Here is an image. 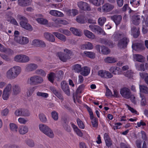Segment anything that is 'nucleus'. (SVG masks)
I'll return each mask as SVG.
<instances>
[{
    "label": "nucleus",
    "instance_id": "nucleus-6",
    "mask_svg": "<svg viewBox=\"0 0 148 148\" xmlns=\"http://www.w3.org/2000/svg\"><path fill=\"white\" fill-rule=\"evenodd\" d=\"M64 51L65 53L60 52L58 53V55L61 60L63 62H66L67 60L71 59V56L72 54L71 51L67 49H64Z\"/></svg>",
    "mask_w": 148,
    "mask_h": 148
},
{
    "label": "nucleus",
    "instance_id": "nucleus-62",
    "mask_svg": "<svg viewBox=\"0 0 148 148\" xmlns=\"http://www.w3.org/2000/svg\"><path fill=\"white\" fill-rule=\"evenodd\" d=\"M10 94H8V92L3 91L2 95V97L4 100H7L9 97V95Z\"/></svg>",
    "mask_w": 148,
    "mask_h": 148
},
{
    "label": "nucleus",
    "instance_id": "nucleus-5",
    "mask_svg": "<svg viewBox=\"0 0 148 148\" xmlns=\"http://www.w3.org/2000/svg\"><path fill=\"white\" fill-rule=\"evenodd\" d=\"M39 129L40 131L51 138H53L54 134L52 130L46 125L40 124L38 125Z\"/></svg>",
    "mask_w": 148,
    "mask_h": 148
},
{
    "label": "nucleus",
    "instance_id": "nucleus-36",
    "mask_svg": "<svg viewBox=\"0 0 148 148\" xmlns=\"http://www.w3.org/2000/svg\"><path fill=\"white\" fill-rule=\"evenodd\" d=\"M133 58L135 60L140 62H142L144 61L143 57L141 55L134 54Z\"/></svg>",
    "mask_w": 148,
    "mask_h": 148
},
{
    "label": "nucleus",
    "instance_id": "nucleus-26",
    "mask_svg": "<svg viewBox=\"0 0 148 148\" xmlns=\"http://www.w3.org/2000/svg\"><path fill=\"white\" fill-rule=\"evenodd\" d=\"M76 20L78 23L81 24L84 23L86 21L85 17L82 15H80L77 16Z\"/></svg>",
    "mask_w": 148,
    "mask_h": 148
},
{
    "label": "nucleus",
    "instance_id": "nucleus-14",
    "mask_svg": "<svg viewBox=\"0 0 148 148\" xmlns=\"http://www.w3.org/2000/svg\"><path fill=\"white\" fill-rule=\"evenodd\" d=\"M38 67L37 64L34 63H30L27 64L25 68V71L27 72L33 71Z\"/></svg>",
    "mask_w": 148,
    "mask_h": 148
},
{
    "label": "nucleus",
    "instance_id": "nucleus-27",
    "mask_svg": "<svg viewBox=\"0 0 148 148\" xmlns=\"http://www.w3.org/2000/svg\"><path fill=\"white\" fill-rule=\"evenodd\" d=\"M142 142V141L140 140H137L136 142V144L137 147L138 148H147V146L146 143L145 141L143 143L142 146H141Z\"/></svg>",
    "mask_w": 148,
    "mask_h": 148
},
{
    "label": "nucleus",
    "instance_id": "nucleus-8",
    "mask_svg": "<svg viewBox=\"0 0 148 148\" xmlns=\"http://www.w3.org/2000/svg\"><path fill=\"white\" fill-rule=\"evenodd\" d=\"M14 40L17 42L22 45L27 44L29 42V39L27 37L21 36L20 37H16L14 38Z\"/></svg>",
    "mask_w": 148,
    "mask_h": 148
},
{
    "label": "nucleus",
    "instance_id": "nucleus-64",
    "mask_svg": "<svg viewBox=\"0 0 148 148\" xmlns=\"http://www.w3.org/2000/svg\"><path fill=\"white\" fill-rule=\"evenodd\" d=\"M91 123L93 127L97 128L98 126V123L96 119H93L91 121Z\"/></svg>",
    "mask_w": 148,
    "mask_h": 148
},
{
    "label": "nucleus",
    "instance_id": "nucleus-54",
    "mask_svg": "<svg viewBox=\"0 0 148 148\" xmlns=\"http://www.w3.org/2000/svg\"><path fill=\"white\" fill-rule=\"evenodd\" d=\"M84 47L86 49H91L93 48V46L90 42H88L84 45Z\"/></svg>",
    "mask_w": 148,
    "mask_h": 148
},
{
    "label": "nucleus",
    "instance_id": "nucleus-42",
    "mask_svg": "<svg viewBox=\"0 0 148 148\" xmlns=\"http://www.w3.org/2000/svg\"><path fill=\"white\" fill-rule=\"evenodd\" d=\"M125 77L129 78H132L133 76V72L131 70H128L123 73Z\"/></svg>",
    "mask_w": 148,
    "mask_h": 148
},
{
    "label": "nucleus",
    "instance_id": "nucleus-51",
    "mask_svg": "<svg viewBox=\"0 0 148 148\" xmlns=\"http://www.w3.org/2000/svg\"><path fill=\"white\" fill-rule=\"evenodd\" d=\"M37 95L39 97H42L43 98H47L49 96V95L46 93L38 92L36 93Z\"/></svg>",
    "mask_w": 148,
    "mask_h": 148
},
{
    "label": "nucleus",
    "instance_id": "nucleus-29",
    "mask_svg": "<svg viewBox=\"0 0 148 148\" xmlns=\"http://www.w3.org/2000/svg\"><path fill=\"white\" fill-rule=\"evenodd\" d=\"M28 128L26 126H21L19 127L18 131L20 134H24L28 132Z\"/></svg>",
    "mask_w": 148,
    "mask_h": 148
},
{
    "label": "nucleus",
    "instance_id": "nucleus-33",
    "mask_svg": "<svg viewBox=\"0 0 148 148\" xmlns=\"http://www.w3.org/2000/svg\"><path fill=\"white\" fill-rule=\"evenodd\" d=\"M140 22V16L139 15H134L133 16V23L135 25H138Z\"/></svg>",
    "mask_w": 148,
    "mask_h": 148
},
{
    "label": "nucleus",
    "instance_id": "nucleus-46",
    "mask_svg": "<svg viewBox=\"0 0 148 148\" xmlns=\"http://www.w3.org/2000/svg\"><path fill=\"white\" fill-rule=\"evenodd\" d=\"M0 51L2 52H5L6 51L9 52L10 54H12L13 53V51L10 49H7L1 44L0 43Z\"/></svg>",
    "mask_w": 148,
    "mask_h": 148
},
{
    "label": "nucleus",
    "instance_id": "nucleus-32",
    "mask_svg": "<svg viewBox=\"0 0 148 148\" xmlns=\"http://www.w3.org/2000/svg\"><path fill=\"white\" fill-rule=\"evenodd\" d=\"M90 72V69L87 66H85L82 68L81 74L84 76H86Z\"/></svg>",
    "mask_w": 148,
    "mask_h": 148
},
{
    "label": "nucleus",
    "instance_id": "nucleus-7",
    "mask_svg": "<svg viewBox=\"0 0 148 148\" xmlns=\"http://www.w3.org/2000/svg\"><path fill=\"white\" fill-rule=\"evenodd\" d=\"M77 5L79 9L82 10L87 11L91 10L90 5L86 2L79 1L77 3Z\"/></svg>",
    "mask_w": 148,
    "mask_h": 148
},
{
    "label": "nucleus",
    "instance_id": "nucleus-10",
    "mask_svg": "<svg viewBox=\"0 0 148 148\" xmlns=\"http://www.w3.org/2000/svg\"><path fill=\"white\" fill-rule=\"evenodd\" d=\"M61 88L68 96L70 95V91L69 88V86L66 82L65 81H62L60 84Z\"/></svg>",
    "mask_w": 148,
    "mask_h": 148
},
{
    "label": "nucleus",
    "instance_id": "nucleus-52",
    "mask_svg": "<svg viewBox=\"0 0 148 148\" xmlns=\"http://www.w3.org/2000/svg\"><path fill=\"white\" fill-rule=\"evenodd\" d=\"M10 128L11 130L14 132H17L18 127L14 123H10Z\"/></svg>",
    "mask_w": 148,
    "mask_h": 148
},
{
    "label": "nucleus",
    "instance_id": "nucleus-44",
    "mask_svg": "<svg viewBox=\"0 0 148 148\" xmlns=\"http://www.w3.org/2000/svg\"><path fill=\"white\" fill-rule=\"evenodd\" d=\"M140 97L141 98L140 103L142 106H144L146 105L147 102L145 97V96L140 94Z\"/></svg>",
    "mask_w": 148,
    "mask_h": 148
},
{
    "label": "nucleus",
    "instance_id": "nucleus-19",
    "mask_svg": "<svg viewBox=\"0 0 148 148\" xmlns=\"http://www.w3.org/2000/svg\"><path fill=\"white\" fill-rule=\"evenodd\" d=\"M32 0H18V4L19 5L22 6H27L31 4Z\"/></svg>",
    "mask_w": 148,
    "mask_h": 148
},
{
    "label": "nucleus",
    "instance_id": "nucleus-61",
    "mask_svg": "<svg viewBox=\"0 0 148 148\" xmlns=\"http://www.w3.org/2000/svg\"><path fill=\"white\" fill-rule=\"evenodd\" d=\"M22 54L16 56L14 58V60L17 62H21Z\"/></svg>",
    "mask_w": 148,
    "mask_h": 148
},
{
    "label": "nucleus",
    "instance_id": "nucleus-47",
    "mask_svg": "<svg viewBox=\"0 0 148 148\" xmlns=\"http://www.w3.org/2000/svg\"><path fill=\"white\" fill-rule=\"evenodd\" d=\"M39 118L40 121L43 123H45L47 121V119L45 115L43 113H40L39 115Z\"/></svg>",
    "mask_w": 148,
    "mask_h": 148
},
{
    "label": "nucleus",
    "instance_id": "nucleus-20",
    "mask_svg": "<svg viewBox=\"0 0 148 148\" xmlns=\"http://www.w3.org/2000/svg\"><path fill=\"white\" fill-rule=\"evenodd\" d=\"M132 48L134 50L136 51L143 50L145 48L143 45L138 43L133 44L132 45Z\"/></svg>",
    "mask_w": 148,
    "mask_h": 148
},
{
    "label": "nucleus",
    "instance_id": "nucleus-12",
    "mask_svg": "<svg viewBox=\"0 0 148 148\" xmlns=\"http://www.w3.org/2000/svg\"><path fill=\"white\" fill-rule=\"evenodd\" d=\"M89 27L92 32L97 31L100 34H103L104 35H106V33L104 31L98 26L91 25L89 26Z\"/></svg>",
    "mask_w": 148,
    "mask_h": 148
},
{
    "label": "nucleus",
    "instance_id": "nucleus-55",
    "mask_svg": "<svg viewBox=\"0 0 148 148\" xmlns=\"http://www.w3.org/2000/svg\"><path fill=\"white\" fill-rule=\"evenodd\" d=\"M12 87L11 84H9L5 88L3 91L8 92V94H10Z\"/></svg>",
    "mask_w": 148,
    "mask_h": 148
},
{
    "label": "nucleus",
    "instance_id": "nucleus-34",
    "mask_svg": "<svg viewBox=\"0 0 148 148\" xmlns=\"http://www.w3.org/2000/svg\"><path fill=\"white\" fill-rule=\"evenodd\" d=\"M66 14L68 16H75L78 14V11L77 10L75 9L69 10L67 11Z\"/></svg>",
    "mask_w": 148,
    "mask_h": 148
},
{
    "label": "nucleus",
    "instance_id": "nucleus-16",
    "mask_svg": "<svg viewBox=\"0 0 148 148\" xmlns=\"http://www.w3.org/2000/svg\"><path fill=\"white\" fill-rule=\"evenodd\" d=\"M45 38L48 41L51 42L55 41V38L53 34L49 32H46L44 33Z\"/></svg>",
    "mask_w": 148,
    "mask_h": 148
},
{
    "label": "nucleus",
    "instance_id": "nucleus-48",
    "mask_svg": "<svg viewBox=\"0 0 148 148\" xmlns=\"http://www.w3.org/2000/svg\"><path fill=\"white\" fill-rule=\"evenodd\" d=\"M35 73L37 75H40L42 76H45L46 73L42 69H38L35 71Z\"/></svg>",
    "mask_w": 148,
    "mask_h": 148
},
{
    "label": "nucleus",
    "instance_id": "nucleus-2",
    "mask_svg": "<svg viewBox=\"0 0 148 148\" xmlns=\"http://www.w3.org/2000/svg\"><path fill=\"white\" fill-rule=\"evenodd\" d=\"M21 69L20 67L16 66L10 69L6 73L7 77L10 79H13L17 77L21 72Z\"/></svg>",
    "mask_w": 148,
    "mask_h": 148
},
{
    "label": "nucleus",
    "instance_id": "nucleus-4",
    "mask_svg": "<svg viewBox=\"0 0 148 148\" xmlns=\"http://www.w3.org/2000/svg\"><path fill=\"white\" fill-rule=\"evenodd\" d=\"M17 18L21 21L20 24L23 28L30 31L33 30L32 26L28 23V20L26 17L22 15L18 14L17 16Z\"/></svg>",
    "mask_w": 148,
    "mask_h": 148
},
{
    "label": "nucleus",
    "instance_id": "nucleus-23",
    "mask_svg": "<svg viewBox=\"0 0 148 148\" xmlns=\"http://www.w3.org/2000/svg\"><path fill=\"white\" fill-rule=\"evenodd\" d=\"M132 34L135 38H137L140 34L139 29L135 27H133L131 28Z\"/></svg>",
    "mask_w": 148,
    "mask_h": 148
},
{
    "label": "nucleus",
    "instance_id": "nucleus-21",
    "mask_svg": "<svg viewBox=\"0 0 148 148\" xmlns=\"http://www.w3.org/2000/svg\"><path fill=\"white\" fill-rule=\"evenodd\" d=\"M49 13L52 15L55 16L62 17L64 14L62 12L55 10H51L49 12Z\"/></svg>",
    "mask_w": 148,
    "mask_h": 148
},
{
    "label": "nucleus",
    "instance_id": "nucleus-59",
    "mask_svg": "<svg viewBox=\"0 0 148 148\" xmlns=\"http://www.w3.org/2000/svg\"><path fill=\"white\" fill-rule=\"evenodd\" d=\"M77 122L78 126L80 128L82 129L84 128V125L80 119L79 118L77 119Z\"/></svg>",
    "mask_w": 148,
    "mask_h": 148
},
{
    "label": "nucleus",
    "instance_id": "nucleus-50",
    "mask_svg": "<svg viewBox=\"0 0 148 148\" xmlns=\"http://www.w3.org/2000/svg\"><path fill=\"white\" fill-rule=\"evenodd\" d=\"M55 77V73L53 72L51 73L48 74V79L52 83L54 82V78Z\"/></svg>",
    "mask_w": 148,
    "mask_h": 148
},
{
    "label": "nucleus",
    "instance_id": "nucleus-3",
    "mask_svg": "<svg viewBox=\"0 0 148 148\" xmlns=\"http://www.w3.org/2000/svg\"><path fill=\"white\" fill-rule=\"evenodd\" d=\"M43 82L42 78L38 75H34L28 78L27 81V84L31 85H36L42 84Z\"/></svg>",
    "mask_w": 148,
    "mask_h": 148
},
{
    "label": "nucleus",
    "instance_id": "nucleus-49",
    "mask_svg": "<svg viewBox=\"0 0 148 148\" xmlns=\"http://www.w3.org/2000/svg\"><path fill=\"white\" fill-rule=\"evenodd\" d=\"M34 87H31L28 88L27 89V97H30L34 92Z\"/></svg>",
    "mask_w": 148,
    "mask_h": 148
},
{
    "label": "nucleus",
    "instance_id": "nucleus-11",
    "mask_svg": "<svg viewBox=\"0 0 148 148\" xmlns=\"http://www.w3.org/2000/svg\"><path fill=\"white\" fill-rule=\"evenodd\" d=\"M99 76L102 78H110L112 77L113 75L109 71L103 70L99 71L98 72Z\"/></svg>",
    "mask_w": 148,
    "mask_h": 148
},
{
    "label": "nucleus",
    "instance_id": "nucleus-38",
    "mask_svg": "<svg viewBox=\"0 0 148 148\" xmlns=\"http://www.w3.org/2000/svg\"><path fill=\"white\" fill-rule=\"evenodd\" d=\"M84 53L86 56L91 59L94 58L95 56V54L93 52L85 51Z\"/></svg>",
    "mask_w": 148,
    "mask_h": 148
},
{
    "label": "nucleus",
    "instance_id": "nucleus-35",
    "mask_svg": "<svg viewBox=\"0 0 148 148\" xmlns=\"http://www.w3.org/2000/svg\"><path fill=\"white\" fill-rule=\"evenodd\" d=\"M84 35L88 38L91 39H93L95 38V36L94 34L87 30H84Z\"/></svg>",
    "mask_w": 148,
    "mask_h": 148
},
{
    "label": "nucleus",
    "instance_id": "nucleus-18",
    "mask_svg": "<svg viewBox=\"0 0 148 148\" xmlns=\"http://www.w3.org/2000/svg\"><path fill=\"white\" fill-rule=\"evenodd\" d=\"M13 90V95H16L19 94L21 92L20 86L18 84L14 85L12 86Z\"/></svg>",
    "mask_w": 148,
    "mask_h": 148
},
{
    "label": "nucleus",
    "instance_id": "nucleus-30",
    "mask_svg": "<svg viewBox=\"0 0 148 148\" xmlns=\"http://www.w3.org/2000/svg\"><path fill=\"white\" fill-rule=\"evenodd\" d=\"M53 34L58 39L62 41L65 42L66 40L65 36L58 32H53Z\"/></svg>",
    "mask_w": 148,
    "mask_h": 148
},
{
    "label": "nucleus",
    "instance_id": "nucleus-58",
    "mask_svg": "<svg viewBox=\"0 0 148 148\" xmlns=\"http://www.w3.org/2000/svg\"><path fill=\"white\" fill-rule=\"evenodd\" d=\"M51 115L52 118L55 121L57 120L58 119V113L55 111L51 112Z\"/></svg>",
    "mask_w": 148,
    "mask_h": 148
},
{
    "label": "nucleus",
    "instance_id": "nucleus-45",
    "mask_svg": "<svg viewBox=\"0 0 148 148\" xmlns=\"http://www.w3.org/2000/svg\"><path fill=\"white\" fill-rule=\"evenodd\" d=\"M101 51L103 54H107L109 53L110 51L108 48H107L103 46H101Z\"/></svg>",
    "mask_w": 148,
    "mask_h": 148
},
{
    "label": "nucleus",
    "instance_id": "nucleus-39",
    "mask_svg": "<svg viewBox=\"0 0 148 148\" xmlns=\"http://www.w3.org/2000/svg\"><path fill=\"white\" fill-rule=\"evenodd\" d=\"M68 122L66 119L64 120L63 125L64 129L67 132H69L71 131L70 127L68 125Z\"/></svg>",
    "mask_w": 148,
    "mask_h": 148
},
{
    "label": "nucleus",
    "instance_id": "nucleus-25",
    "mask_svg": "<svg viewBox=\"0 0 148 148\" xmlns=\"http://www.w3.org/2000/svg\"><path fill=\"white\" fill-rule=\"evenodd\" d=\"M88 1L90 3L97 6L103 4L104 2V0H88Z\"/></svg>",
    "mask_w": 148,
    "mask_h": 148
},
{
    "label": "nucleus",
    "instance_id": "nucleus-41",
    "mask_svg": "<svg viewBox=\"0 0 148 148\" xmlns=\"http://www.w3.org/2000/svg\"><path fill=\"white\" fill-rule=\"evenodd\" d=\"M139 88L140 92L148 94V88L147 86L144 85H140Z\"/></svg>",
    "mask_w": 148,
    "mask_h": 148
},
{
    "label": "nucleus",
    "instance_id": "nucleus-57",
    "mask_svg": "<svg viewBox=\"0 0 148 148\" xmlns=\"http://www.w3.org/2000/svg\"><path fill=\"white\" fill-rule=\"evenodd\" d=\"M21 62L25 63L28 62L29 60V58L27 56L22 54Z\"/></svg>",
    "mask_w": 148,
    "mask_h": 148
},
{
    "label": "nucleus",
    "instance_id": "nucleus-56",
    "mask_svg": "<svg viewBox=\"0 0 148 148\" xmlns=\"http://www.w3.org/2000/svg\"><path fill=\"white\" fill-rule=\"evenodd\" d=\"M25 143L29 147H32L35 146V144L34 141L32 140H27L25 141Z\"/></svg>",
    "mask_w": 148,
    "mask_h": 148
},
{
    "label": "nucleus",
    "instance_id": "nucleus-43",
    "mask_svg": "<svg viewBox=\"0 0 148 148\" xmlns=\"http://www.w3.org/2000/svg\"><path fill=\"white\" fill-rule=\"evenodd\" d=\"M21 116H28L30 115V113L27 109L21 108Z\"/></svg>",
    "mask_w": 148,
    "mask_h": 148
},
{
    "label": "nucleus",
    "instance_id": "nucleus-60",
    "mask_svg": "<svg viewBox=\"0 0 148 148\" xmlns=\"http://www.w3.org/2000/svg\"><path fill=\"white\" fill-rule=\"evenodd\" d=\"M1 57L4 60L6 61L9 62L11 61V59L7 55L3 54H0Z\"/></svg>",
    "mask_w": 148,
    "mask_h": 148
},
{
    "label": "nucleus",
    "instance_id": "nucleus-24",
    "mask_svg": "<svg viewBox=\"0 0 148 148\" xmlns=\"http://www.w3.org/2000/svg\"><path fill=\"white\" fill-rule=\"evenodd\" d=\"M104 62L108 63H114L117 61L116 58L112 57H108L105 58L104 60Z\"/></svg>",
    "mask_w": 148,
    "mask_h": 148
},
{
    "label": "nucleus",
    "instance_id": "nucleus-37",
    "mask_svg": "<svg viewBox=\"0 0 148 148\" xmlns=\"http://www.w3.org/2000/svg\"><path fill=\"white\" fill-rule=\"evenodd\" d=\"M72 69H73L74 71L75 72L79 73L81 72L82 68L80 65L77 64L73 66Z\"/></svg>",
    "mask_w": 148,
    "mask_h": 148
},
{
    "label": "nucleus",
    "instance_id": "nucleus-9",
    "mask_svg": "<svg viewBox=\"0 0 148 148\" xmlns=\"http://www.w3.org/2000/svg\"><path fill=\"white\" fill-rule=\"evenodd\" d=\"M120 93L122 96L126 99H129L131 96V92L130 90L126 87L121 89Z\"/></svg>",
    "mask_w": 148,
    "mask_h": 148
},
{
    "label": "nucleus",
    "instance_id": "nucleus-1",
    "mask_svg": "<svg viewBox=\"0 0 148 148\" xmlns=\"http://www.w3.org/2000/svg\"><path fill=\"white\" fill-rule=\"evenodd\" d=\"M112 38L115 41L120 39L118 42V46L121 49L125 48L129 42L126 34L123 33L115 32L112 36Z\"/></svg>",
    "mask_w": 148,
    "mask_h": 148
},
{
    "label": "nucleus",
    "instance_id": "nucleus-15",
    "mask_svg": "<svg viewBox=\"0 0 148 148\" xmlns=\"http://www.w3.org/2000/svg\"><path fill=\"white\" fill-rule=\"evenodd\" d=\"M111 19L115 23L116 25H119L121 21L122 17L120 15H114L111 16Z\"/></svg>",
    "mask_w": 148,
    "mask_h": 148
},
{
    "label": "nucleus",
    "instance_id": "nucleus-28",
    "mask_svg": "<svg viewBox=\"0 0 148 148\" xmlns=\"http://www.w3.org/2000/svg\"><path fill=\"white\" fill-rule=\"evenodd\" d=\"M70 30L72 32V33L75 35L81 36L82 34V33L81 31L79 29H77V28L71 27L70 28Z\"/></svg>",
    "mask_w": 148,
    "mask_h": 148
},
{
    "label": "nucleus",
    "instance_id": "nucleus-53",
    "mask_svg": "<svg viewBox=\"0 0 148 148\" xmlns=\"http://www.w3.org/2000/svg\"><path fill=\"white\" fill-rule=\"evenodd\" d=\"M106 18L103 17L99 18L98 20V23L100 26H102L106 21Z\"/></svg>",
    "mask_w": 148,
    "mask_h": 148
},
{
    "label": "nucleus",
    "instance_id": "nucleus-22",
    "mask_svg": "<svg viewBox=\"0 0 148 148\" xmlns=\"http://www.w3.org/2000/svg\"><path fill=\"white\" fill-rule=\"evenodd\" d=\"M37 16L39 18H37L36 20L39 23L43 25L46 24L47 23V21L45 19L42 18V15L41 14H38Z\"/></svg>",
    "mask_w": 148,
    "mask_h": 148
},
{
    "label": "nucleus",
    "instance_id": "nucleus-13",
    "mask_svg": "<svg viewBox=\"0 0 148 148\" xmlns=\"http://www.w3.org/2000/svg\"><path fill=\"white\" fill-rule=\"evenodd\" d=\"M32 45L34 46L42 47L46 46V45L44 41L38 39L33 40L32 42Z\"/></svg>",
    "mask_w": 148,
    "mask_h": 148
},
{
    "label": "nucleus",
    "instance_id": "nucleus-40",
    "mask_svg": "<svg viewBox=\"0 0 148 148\" xmlns=\"http://www.w3.org/2000/svg\"><path fill=\"white\" fill-rule=\"evenodd\" d=\"M119 68L116 66H112L109 69L110 71L114 75L118 74L119 73Z\"/></svg>",
    "mask_w": 148,
    "mask_h": 148
},
{
    "label": "nucleus",
    "instance_id": "nucleus-63",
    "mask_svg": "<svg viewBox=\"0 0 148 148\" xmlns=\"http://www.w3.org/2000/svg\"><path fill=\"white\" fill-rule=\"evenodd\" d=\"M140 75L141 77L142 78L145 79H145L147 78L148 76L147 73L144 72L140 73Z\"/></svg>",
    "mask_w": 148,
    "mask_h": 148
},
{
    "label": "nucleus",
    "instance_id": "nucleus-31",
    "mask_svg": "<svg viewBox=\"0 0 148 148\" xmlns=\"http://www.w3.org/2000/svg\"><path fill=\"white\" fill-rule=\"evenodd\" d=\"M64 74L62 70L57 71L55 73V77L57 78L58 81H60L62 79Z\"/></svg>",
    "mask_w": 148,
    "mask_h": 148
},
{
    "label": "nucleus",
    "instance_id": "nucleus-17",
    "mask_svg": "<svg viewBox=\"0 0 148 148\" xmlns=\"http://www.w3.org/2000/svg\"><path fill=\"white\" fill-rule=\"evenodd\" d=\"M114 8L113 5L106 3L103 6L102 9L104 12H108L112 10Z\"/></svg>",
    "mask_w": 148,
    "mask_h": 148
}]
</instances>
